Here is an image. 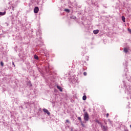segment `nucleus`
Listing matches in <instances>:
<instances>
[{
  "label": "nucleus",
  "mask_w": 131,
  "mask_h": 131,
  "mask_svg": "<svg viewBox=\"0 0 131 131\" xmlns=\"http://www.w3.org/2000/svg\"><path fill=\"white\" fill-rule=\"evenodd\" d=\"M90 119V116H89V114L88 112H85L84 114V120L85 121H89Z\"/></svg>",
  "instance_id": "obj_1"
},
{
  "label": "nucleus",
  "mask_w": 131,
  "mask_h": 131,
  "mask_svg": "<svg viewBox=\"0 0 131 131\" xmlns=\"http://www.w3.org/2000/svg\"><path fill=\"white\" fill-rule=\"evenodd\" d=\"M43 112H45V113H47L48 116H50V115H51V113H50V112H49V110H47L46 108H43Z\"/></svg>",
  "instance_id": "obj_2"
},
{
  "label": "nucleus",
  "mask_w": 131,
  "mask_h": 131,
  "mask_svg": "<svg viewBox=\"0 0 131 131\" xmlns=\"http://www.w3.org/2000/svg\"><path fill=\"white\" fill-rule=\"evenodd\" d=\"M38 11H39V9L38 8V7H35L34 9V12L35 14L38 13Z\"/></svg>",
  "instance_id": "obj_3"
},
{
  "label": "nucleus",
  "mask_w": 131,
  "mask_h": 131,
  "mask_svg": "<svg viewBox=\"0 0 131 131\" xmlns=\"http://www.w3.org/2000/svg\"><path fill=\"white\" fill-rule=\"evenodd\" d=\"M101 128L104 131H106L107 130L108 127H107V126H101Z\"/></svg>",
  "instance_id": "obj_4"
},
{
  "label": "nucleus",
  "mask_w": 131,
  "mask_h": 131,
  "mask_svg": "<svg viewBox=\"0 0 131 131\" xmlns=\"http://www.w3.org/2000/svg\"><path fill=\"white\" fill-rule=\"evenodd\" d=\"M57 88L60 91V92H63V89L61 88V86L57 85Z\"/></svg>",
  "instance_id": "obj_5"
},
{
  "label": "nucleus",
  "mask_w": 131,
  "mask_h": 131,
  "mask_svg": "<svg viewBox=\"0 0 131 131\" xmlns=\"http://www.w3.org/2000/svg\"><path fill=\"white\" fill-rule=\"evenodd\" d=\"M93 33H94V34H98V33H99V30H94Z\"/></svg>",
  "instance_id": "obj_6"
},
{
  "label": "nucleus",
  "mask_w": 131,
  "mask_h": 131,
  "mask_svg": "<svg viewBox=\"0 0 131 131\" xmlns=\"http://www.w3.org/2000/svg\"><path fill=\"white\" fill-rule=\"evenodd\" d=\"M5 15H6V12H0V16H4Z\"/></svg>",
  "instance_id": "obj_7"
},
{
  "label": "nucleus",
  "mask_w": 131,
  "mask_h": 131,
  "mask_svg": "<svg viewBox=\"0 0 131 131\" xmlns=\"http://www.w3.org/2000/svg\"><path fill=\"white\" fill-rule=\"evenodd\" d=\"M124 88H125V89H126V90H127V91H128V90H130V88L129 85H128V86H126V87H125V85H124Z\"/></svg>",
  "instance_id": "obj_8"
},
{
  "label": "nucleus",
  "mask_w": 131,
  "mask_h": 131,
  "mask_svg": "<svg viewBox=\"0 0 131 131\" xmlns=\"http://www.w3.org/2000/svg\"><path fill=\"white\" fill-rule=\"evenodd\" d=\"M34 58L35 59V60H38V56H37L36 55H34Z\"/></svg>",
  "instance_id": "obj_9"
},
{
  "label": "nucleus",
  "mask_w": 131,
  "mask_h": 131,
  "mask_svg": "<svg viewBox=\"0 0 131 131\" xmlns=\"http://www.w3.org/2000/svg\"><path fill=\"white\" fill-rule=\"evenodd\" d=\"M122 19L123 22H125V17L124 16H122Z\"/></svg>",
  "instance_id": "obj_10"
},
{
  "label": "nucleus",
  "mask_w": 131,
  "mask_h": 131,
  "mask_svg": "<svg viewBox=\"0 0 131 131\" xmlns=\"http://www.w3.org/2000/svg\"><path fill=\"white\" fill-rule=\"evenodd\" d=\"M82 99L83 101H85V100H86V96L84 95L82 97Z\"/></svg>",
  "instance_id": "obj_11"
},
{
  "label": "nucleus",
  "mask_w": 131,
  "mask_h": 131,
  "mask_svg": "<svg viewBox=\"0 0 131 131\" xmlns=\"http://www.w3.org/2000/svg\"><path fill=\"white\" fill-rule=\"evenodd\" d=\"M65 12H67V13H69V12H70V10H69V9H64Z\"/></svg>",
  "instance_id": "obj_12"
},
{
  "label": "nucleus",
  "mask_w": 131,
  "mask_h": 131,
  "mask_svg": "<svg viewBox=\"0 0 131 131\" xmlns=\"http://www.w3.org/2000/svg\"><path fill=\"white\" fill-rule=\"evenodd\" d=\"M128 50H127V48H124V53H127V52H128Z\"/></svg>",
  "instance_id": "obj_13"
},
{
  "label": "nucleus",
  "mask_w": 131,
  "mask_h": 131,
  "mask_svg": "<svg viewBox=\"0 0 131 131\" xmlns=\"http://www.w3.org/2000/svg\"><path fill=\"white\" fill-rule=\"evenodd\" d=\"M128 97H127V99H129V98H130V99H131V93H129L128 94Z\"/></svg>",
  "instance_id": "obj_14"
},
{
  "label": "nucleus",
  "mask_w": 131,
  "mask_h": 131,
  "mask_svg": "<svg viewBox=\"0 0 131 131\" xmlns=\"http://www.w3.org/2000/svg\"><path fill=\"white\" fill-rule=\"evenodd\" d=\"M78 120L80 121V123H81V122H82V121L81 120V117H78Z\"/></svg>",
  "instance_id": "obj_15"
},
{
  "label": "nucleus",
  "mask_w": 131,
  "mask_h": 131,
  "mask_svg": "<svg viewBox=\"0 0 131 131\" xmlns=\"http://www.w3.org/2000/svg\"><path fill=\"white\" fill-rule=\"evenodd\" d=\"M81 125L82 126V127H85V126L84 125L83 123L81 121Z\"/></svg>",
  "instance_id": "obj_16"
},
{
  "label": "nucleus",
  "mask_w": 131,
  "mask_h": 131,
  "mask_svg": "<svg viewBox=\"0 0 131 131\" xmlns=\"http://www.w3.org/2000/svg\"><path fill=\"white\" fill-rule=\"evenodd\" d=\"M123 65H124V66H125L126 67H127V62H125V64L123 63Z\"/></svg>",
  "instance_id": "obj_17"
},
{
  "label": "nucleus",
  "mask_w": 131,
  "mask_h": 131,
  "mask_svg": "<svg viewBox=\"0 0 131 131\" xmlns=\"http://www.w3.org/2000/svg\"><path fill=\"white\" fill-rule=\"evenodd\" d=\"M1 65L2 67H4V62H3V61L1 62Z\"/></svg>",
  "instance_id": "obj_18"
},
{
  "label": "nucleus",
  "mask_w": 131,
  "mask_h": 131,
  "mask_svg": "<svg viewBox=\"0 0 131 131\" xmlns=\"http://www.w3.org/2000/svg\"><path fill=\"white\" fill-rule=\"evenodd\" d=\"M86 74H87L86 72H84L83 73V75H84V76H86Z\"/></svg>",
  "instance_id": "obj_19"
},
{
  "label": "nucleus",
  "mask_w": 131,
  "mask_h": 131,
  "mask_svg": "<svg viewBox=\"0 0 131 131\" xmlns=\"http://www.w3.org/2000/svg\"><path fill=\"white\" fill-rule=\"evenodd\" d=\"M128 31L131 34V29H128Z\"/></svg>",
  "instance_id": "obj_20"
},
{
  "label": "nucleus",
  "mask_w": 131,
  "mask_h": 131,
  "mask_svg": "<svg viewBox=\"0 0 131 131\" xmlns=\"http://www.w3.org/2000/svg\"><path fill=\"white\" fill-rule=\"evenodd\" d=\"M12 65H13L14 67H15V63H14V61H12Z\"/></svg>",
  "instance_id": "obj_21"
},
{
  "label": "nucleus",
  "mask_w": 131,
  "mask_h": 131,
  "mask_svg": "<svg viewBox=\"0 0 131 131\" xmlns=\"http://www.w3.org/2000/svg\"><path fill=\"white\" fill-rule=\"evenodd\" d=\"M106 116L107 118H108V117H109V114L108 113L106 114Z\"/></svg>",
  "instance_id": "obj_22"
},
{
  "label": "nucleus",
  "mask_w": 131,
  "mask_h": 131,
  "mask_svg": "<svg viewBox=\"0 0 131 131\" xmlns=\"http://www.w3.org/2000/svg\"><path fill=\"white\" fill-rule=\"evenodd\" d=\"M108 121L110 123H111V124H112V122L111 121V120H110V119H108Z\"/></svg>",
  "instance_id": "obj_23"
},
{
  "label": "nucleus",
  "mask_w": 131,
  "mask_h": 131,
  "mask_svg": "<svg viewBox=\"0 0 131 131\" xmlns=\"http://www.w3.org/2000/svg\"><path fill=\"white\" fill-rule=\"evenodd\" d=\"M66 122L68 123H70V122H69V120H66Z\"/></svg>",
  "instance_id": "obj_24"
},
{
  "label": "nucleus",
  "mask_w": 131,
  "mask_h": 131,
  "mask_svg": "<svg viewBox=\"0 0 131 131\" xmlns=\"http://www.w3.org/2000/svg\"><path fill=\"white\" fill-rule=\"evenodd\" d=\"M96 122H97V123H99V120H96Z\"/></svg>",
  "instance_id": "obj_25"
},
{
  "label": "nucleus",
  "mask_w": 131,
  "mask_h": 131,
  "mask_svg": "<svg viewBox=\"0 0 131 131\" xmlns=\"http://www.w3.org/2000/svg\"><path fill=\"white\" fill-rule=\"evenodd\" d=\"M73 19H74V20H75V19H76V16H74V17L73 18Z\"/></svg>",
  "instance_id": "obj_26"
},
{
  "label": "nucleus",
  "mask_w": 131,
  "mask_h": 131,
  "mask_svg": "<svg viewBox=\"0 0 131 131\" xmlns=\"http://www.w3.org/2000/svg\"><path fill=\"white\" fill-rule=\"evenodd\" d=\"M83 111H85V110H83Z\"/></svg>",
  "instance_id": "obj_27"
},
{
  "label": "nucleus",
  "mask_w": 131,
  "mask_h": 131,
  "mask_svg": "<svg viewBox=\"0 0 131 131\" xmlns=\"http://www.w3.org/2000/svg\"><path fill=\"white\" fill-rule=\"evenodd\" d=\"M105 124H107V123H106V122H105Z\"/></svg>",
  "instance_id": "obj_28"
},
{
  "label": "nucleus",
  "mask_w": 131,
  "mask_h": 131,
  "mask_svg": "<svg viewBox=\"0 0 131 131\" xmlns=\"http://www.w3.org/2000/svg\"><path fill=\"white\" fill-rule=\"evenodd\" d=\"M123 83H124V81H123Z\"/></svg>",
  "instance_id": "obj_29"
}]
</instances>
